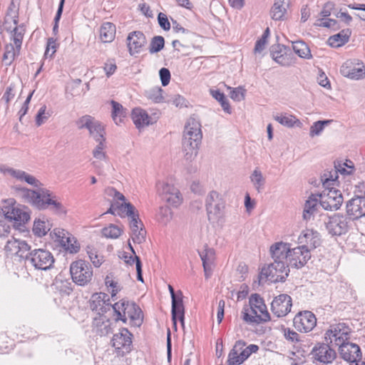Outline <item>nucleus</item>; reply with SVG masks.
Returning <instances> with one entry per match:
<instances>
[{
  "label": "nucleus",
  "instance_id": "17",
  "mask_svg": "<svg viewBox=\"0 0 365 365\" xmlns=\"http://www.w3.org/2000/svg\"><path fill=\"white\" fill-rule=\"evenodd\" d=\"M293 324L296 329L301 332L312 331L317 324L315 315L309 311H304L298 313L293 319Z\"/></svg>",
  "mask_w": 365,
  "mask_h": 365
},
{
  "label": "nucleus",
  "instance_id": "35",
  "mask_svg": "<svg viewBox=\"0 0 365 365\" xmlns=\"http://www.w3.org/2000/svg\"><path fill=\"white\" fill-rule=\"evenodd\" d=\"M318 200L313 196L309 197L304 203L303 219L306 221L313 219L318 212Z\"/></svg>",
  "mask_w": 365,
  "mask_h": 365
},
{
  "label": "nucleus",
  "instance_id": "40",
  "mask_svg": "<svg viewBox=\"0 0 365 365\" xmlns=\"http://www.w3.org/2000/svg\"><path fill=\"white\" fill-rule=\"evenodd\" d=\"M25 31L24 24H19L11 31L12 39L17 50V55L20 53Z\"/></svg>",
  "mask_w": 365,
  "mask_h": 365
},
{
  "label": "nucleus",
  "instance_id": "64",
  "mask_svg": "<svg viewBox=\"0 0 365 365\" xmlns=\"http://www.w3.org/2000/svg\"><path fill=\"white\" fill-rule=\"evenodd\" d=\"M18 23V13L15 7H10L6 16L5 23Z\"/></svg>",
  "mask_w": 365,
  "mask_h": 365
},
{
  "label": "nucleus",
  "instance_id": "61",
  "mask_svg": "<svg viewBox=\"0 0 365 365\" xmlns=\"http://www.w3.org/2000/svg\"><path fill=\"white\" fill-rule=\"evenodd\" d=\"M98 144L96 145L93 151V157L98 160H103L106 158V153L103 152L105 148V140L98 141Z\"/></svg>",
  "mask_w": 365,
  "mask_h": 365
},
{
  "label": "nucleus",
  "instance_id": "59",
  "mask_svg": "<svg viewBox=\"0 0 365 365\" xmlns=\"http://www.w3.org/2000/svg\"><path fill=\"white\" fill-rule=\"evenodd\" d=\"M49 117V114L46 113V106H41L36 116V124L38 126L41 125Z\"/></svg>",
  "mask_w": 365,
  "mask_h": 365
},
{
  "label": "nucleus",
  "instance_id": "21",
  "mask_svg": "<svg viewBox=\"0 0 365 365\" xmlns=\"http://www.w3.org/2000/svg\"><path fill=\"white\" fill-rule=\"evenodd\" d=\"M341 74L351 80H360L365 78V66L346 61L340 68Z\"/></svg>",
  "mask_w": 365,
  "mask_h": 365
},
{
  "label": "nucleus",
  "instance_id": "38",
  "mask_svg": "<svg viewBox=\"0 0 365 365\" xmlns=\"http://www.w3.org/2000/svg\"><path fill=\"white\" fill-rule=\"evenodd\" d=\"M292 49L300 58L305 59L312 58L309 47L303 41H294L292 43Z\"/></svg>",
  "mask_w": 365,
  "mask_h": 365
},
{
  "label": "nucleus",
  "instance_id": "63",
  "mask_svg": "<svg viewBox=\"0 0 365 365\" xmlns=\"http://www.w3.org/2000/svg\"><path fill=\"white\" fill-rule=\"evenodd\" d=\"M159 75L162 85L166 86L168 85L170 81V72L166 68H162L159 71Z\"/></svg>",
  "mask_w": 365,
  "mask_h": 365
},
{
  "label": "nucleus",
  "instance_id": "56",
  "mask_svg": "<svg viewBox=\"0 0 365 365\" xmlns=\"http://www.w3.org/2000/svg\"><path fill=\"white\" fill-rule=\"evenodd\" d=\"M131 237L134 243L141 244L145 240L146 231L145 229L131 230Z\"/></svg>",
  "mask_w": 365,
  "mask_h": 365
},
{
  "label": "nucleus",
  "instance_id": "4",
  "mask_svg": "<svg viewBox=\"0 0 365 365\" xmlns=\"http://www.w3.org/2000/svg\"><path fill=\"white\" fill-rule=\"evenodd\" d=\"M325 227L331 236H341L349 231V224L351 220L346 215L335 213L331 216L325 214H320Z\"/></svg>",
  "mask_w": 365,
  "mask_h": 365
},
{
  "label": "nucleus",
  "instance_id": "46",
  "mask_svg": "<svg viewBox=\"0 0 365 365\" xmlns=\"http://www.w3.org/2000/svg\"><path fill=\"white\" fill-rule=\"evenodd\" d=\"M101 232L106 238L116 239L120 236L122 230L115 225L110 224L108 227L103 228Z\"/></svg>",
  "mask_w": 365,
  "mask_h": 365
},
{
  "label": "nucleus",
  "instance_id": "31",
  "mask_svg": "<svg viewBox=\"0 0 365 365\" xmlns=\"http://www.w3.org/2000/svg\"><path fill=\"white\" fill-rule=\"evenodd\" d=\"M290 0H275L271 10V16L274 21L287 20V9Z\"/></svg>",
  "mask_w": 365,
  "mask_h": 365
},
{
  "label": "nucleus",
  "instance_id": "12",
  "mask_svg": "<svg viewBox=\"0 0 365 365\" xmlns=\"http://www.w3.org/2000/svg\"><path fill=\"white\" fill-rule=\"evenodd\" d=\"M79 129L86 128L89 131L90 135L96 141L106 140L105 129L103 125L91 115H84L76 122Z\"/></svg>",
  "mask_w": 365,
  "mask_h": 365
},
{
  "label": "nucleus",
  "instance_id": "20",
  "mask_svg": "<svg viewBox=\"0 0 365 365\" xmlns=\"http://www.w3.org/2000/svg\"><path fill=\"white\" fill-rule=\"evenodd\" d=\"M314 359L324 364H331L336 357L335 350L331 349L328 344H317L312 351Z\"/></svg>",
  "mask_w": 365,
  "mask_h": 365
},
{
  "label": "nucleus",
  "instance_id": "30",
  "mask_svg": "<svg viewBox=\"0 0 365 365\" xmlns=\"http://www.w3.org/2000/svg\"><path fill=\"white\" fill-rule=\"evenodd\" d=\"M270 53L272 59L282 66H289L294 63L292 53L287 52L286 47H282L280 45L272 46Z\"/></svg>",
  "mask_w": 365,
  "mask_h": 365
},
{
  "label": "nucleus",
  "instance_id": "28",
  "mask_svg": "<svg viewBox=\"0 0 365 365\" xmlns=\"http://www.w3.org/2000/svg\"><path fill=\"white\" fill-rule=\"evenodd\" d=\"M127 41L129 53L133 56L141 51L142 48L146 43V38L142 32L133 31L129 34Z\"/></svg>",
  "mask_w": 365,
  "mask_h": 365
},
{
  "label": "nucleus",
  "instance_id": "33",
  "mask_svg": "<svg viewBox=\"0 0 365 365\" xmlns=\"http://www.w3.org/2000/svg\"><path fill=\"white\" fill-rule=\"evenodd\" d=\"M132 119L137 128L140 129L150 125V117L147 112L140 108H135L132 111Z\"/></svg>",
  "mask_w": 365,
  "mask_h": 365
},
{
  "label": "nucleus",
  "instance_id": "13",
  "mask_svg": "<svg viewBox=\"0 0 365 365\" xmlns=\"http://www.w3.org/2000/svg\"><path fill=\"white\" fill-rule=\"evenodd\" d=\"M320 197L319 205L325 210H338L344 201L342 193L335 188L325 189Z\"/></svg>",
  "mask_w": 365,
  "mask_h": 365
},
{
  "label": "nucleus",
  "instance_id": "26",
  "mask_svg": "<svg viewBox=\"0 0 365 365\" xmlns=\"http://www.w3.org/2000/svg\"><path fill=\"white\" fill-rule=\"evenodd\" d=\"M3 211L6 218L14 221L16 226H21L30 220L29 213L18 207H5Z\"/></svg>",
  "mask_w": 365,
  "mask_h": 365
},
{
  "label": "nucleus",
  "instance_id": "1",
  "mask_svg": "<svg viewBox=\"0 0 365 365\" xmlns=\"http://www.w3.org/2000/svg\"><path fill=\"white\" fill-rule=\"evenodd\" d=\"M23 197L25 200L39 210L48 209L57 215H65L66 210L57 200L56 195L48 190L42 189L35 191L30 189L23 190Z\"/></svg>",
  "mask_w": 365,
  "mask_h": 365
},
{
  "label": "nucleus",
  "instance_id": "52",
  "mask_svg": "<svg viewBox=\"0 0 365 365\" xmlns=\"http://www.w3.org/2000/svg\"><path fill=\"white\" fill-rule=\"evenodd\" d=\"M165 45V40L163 36H157L153 38L149 48L150 53H154L161 51Z\"/></svg>",
  "mask_w": 365,
  "mask_h": 365
},
{
  "label": "nucleus",
  "instance_id": "24",
  "mask_svg": "<svg viewBox=\"0 0 365 365\" xmlns=\"http://www.w3.org/2000/svg\"><path fill=\"white\" fill-rule=\"evenodd\" d=\"M290 250L289 243L279 242L272 245L270 247V252L274 262L285 264L288 267Z\"/></svg>",
  "mask_w": 365,
  "mask_h": 365
},
{
  "label": "nucleus",
  "instance_id": "18",
  "mask_svg": "<svg viewBox=\"0 0 365 365\" xmlns=\"http://www.w3.org/2000/svg\"><path fill=\"white\" fill-rule=\"evenodd\" d=\"M292 298L287 294H281L274 297L271 304V311L277 317H285L291 312Z\"/></svg>",
  "mask_w": 365,
  "mask_h": 365
},
{
  "label": "nucleus",
  "instance_id": "8",
  "mask_svg": "<svg viewBox=\"0 0 365 365\" xmlns=\"http://www.w3.org/2000/svg\"><path fill=\"white\" fill-rule=\"evenodd\" d=\"M70 272L73 282L80 286L87 284L93 277L91 266L88 262L82 259L71 263Z\"/></svg>",
  "mask_w": 365,
  "mask_h": 365
},
{
  "label": "nucleus",
  "instance_id": "62",
  "mask_svg": "<svg viewBox=\"0 0 365 365\" xmlns=\"http://www.w3.org/2000/svg\"><path fill=\"white\" fill-rule=\"evenodd\" d=\"M87 252L93 265L96 267H99L103 261V256L98 255L97 252L93 250H88Z\"/></svg>",
  "mask_w": 365,
  "mask_h": 365
},
{
  "label": "nucleus",
  "instance_id": "37",
  "mask_svg": "<svg viewBox=\"0 0 365 365\" xmlns=\"http://www.w3.org/2000/svg\"><path fill=\"white\" fill-rule=\"evenodd\" d=\"M246 345L242 340L237 341L228 354L227 365H239L242 364L240 357V351Z\"/></svg>",
  "mask_w": 365,
  "mask_h": 365
},
{
  "label": "nucleus",
  "instance_id": "58",
  "mask_svg": "<svg viewBox=\"0 0 365 365\" xmlns=\"http://www.w3.org/2000/svg\"><path fill=\"white\" fill-rule=\"evenodd\" d=\"M130 219V230H136L143 228V224L139 219L138 212L128 217Z\"/></svg>",
  "mask_w": 365,
  "mask_h": 365
},
{
  "label": "nucleus",
  "instance_id": "44",
  "mask_svg": "<svg viewBox=\"0 0 365 365\" xmlns=\"http://www.w3.org/2000/svg\"><path fill=\"white\" fill-rule=\"evenodd\" d=\"M111 105L112 118L115 124L118 125L123 121V118L125 116L126 110L123 108L121 104L115 101H111Z\"/></svg>",
  "mask_w": 365,
  "mask_h": 365
},
{
  "label": "nucleus",
  "instance_id": "2",
  "mask_svg": "<svg viewBox=\"0 0 365 365\" xmlns=\"http://www.w3.org/2000/svg\"><path fill=\"white\" fill-rule=\"evenodd\" d=\"M202 138V133L200 121L195 118H190L185 125L182 142L186 160L191 161L197 156Z\"/></svg>",
  "mask_w": 365,
  "mask_h": 365
},
{
  "label": "nucleus",
  "instance_id": "3",
  "mask_svg": "<svg viewBox=\"0 0 365 365\" xmlns=\"http://www.w3.org/2000/svg\"><path fill=\"white\" fill-rule=\"evenodd\" d=\"M250 306L257 309L259 312V316L250 315L248 312V308H244L242 312V319L249 324H259L262 322H269L270 319L269 313L267 309L263 299L258 294L251 295L249 300Z\"/></svg>",
  "mask_w": 365,
  "mask_h": 365
},
{
  "label": "nucleus",
  "instance_id": "39",
  "mask_svg": "<svg viewBox=\"0 0 365 365\" xmlns=\"http://www.w3.org/2000/svg\"><path fill=\"white\" fill-rule=\"evenodd\" d=\"M250 179L254 187L257 190L258 192H260L262 190H264L266 179L258 168H256L253 170L250 176Z\"/></svg>",
  "mask_w": 365,
  "mask_h": 365
},
{
  "label": "nucleus",
  "instance_id": "6",
  "mask_svg": "<svg viewBox=\"0 0 365 365\" xmlns=\"http://www.w3.org/2000/svg\"><path fill=\"white\" fill-rule=\"evenodd\" d=\"M289 269L285 264H279L278 262H273L267 266L262 268L259 274V283L265 281H270L271 282H284L289 275Z\"/></svg>",
  "mask_w": 365,
  "mask_h": 365
},
{
  "label": "nucleus",
  "instance_id": "29",
  "mask_svg": "<svg viewBox=\"0 0 365 365\" xmlns=\"http://www.w3.org/2000/svg\"><path fill=\"white\" fill-rule=\"evenodd\" d=\"M171 314L174 327H176L177 326V319H179L181 325L184 327L185 308L182 302V294L180 291H179V297L172 299Z\"/></svg>",
  "mask_w": 365,
  "mask_h": 365
},
{
  "label": "nucleus",
  "instance_id": "11",
  "mask_svg": "<svg viewBox=\"0 0 365 365\" xmlns=\"http://www.w3.org/2000/svg\"><path fill=\"white\" fill-rule=\"evenodd\" d=\"M157 192L162 200L166 201L173 207L179 206L182 197L179 190L173 185L165 181H159L156 184Z\"/></svg>",
  "mask_w": 365,
  "mask_h": 365
},
{
  "label": "nucleus",
  "instance_id": "57",
  "mask_svg": "<svg viewBox=\"0 0 365 365\" xmlns=\"http://www.w3.org/2000/svg\"><path fill=\"white\" fill-rule=\"evenodd\" d=\"M56 40L52 37L48 38L47 45L44 53V56L46 58L48 56L51 58L56 53L57 48V44L56 43Z\"/></svg>",
  "mask_w": 365,
  "mask_h": 365
},
{
  "label": "nucleus",
  "instance_id": "53",
  "mask_svg": "<svg viewBox=\"0 0 365 365\" xmlns=\"http://www.w3.org/2000/svg\"><path fill=\"white\" fill-rule=\"evenodd\" d=\"M269 34H270L269 29L267 27L264 30L262 37L256 41L255 48H254V51L255 53H261L264 49V47L267 42V38L269 36Z\"/></svg>",
  "mask_w": 365,
  "mask_h": 365
},
{
  "label": "nucleus",
  "instance_id": "14",
  "mask_svg": "<svg viewBox=\"0 0 365 365\" xmlns=\"http://www.w3.org/2000/svg\"><path fill=\"white\" fill-rule=\"evenodd\" d=\"M31 249L26 241L12 237L6 242L4 250L7 257L16 256L26 262Z\"/></svg>",
  "mask_w": 365,
  "mask_h": 365
},
{
  "label": "nucleus",
  "instance_id": "32",
  "mask_svg": "<svg viewBox=\"0 0 365 365\" xmlns=\"http://www.w3.org/2000/svg\"><path fill=\"white\" fill-rule=\"evenodd\" d=\"M2 171L9 174L11 176L20 181H25L28 184L34 185V187H38L41 184L35 177L23 170L8 168L2 170Z\"/></svg>",
  "mask_w": 365,
  "mask_h": 365
},
{
  "label": "nucleus",
  "instance_id": "55",
  "mask_svg": "<svg viewBox=\"0 0 365 365\" xmlns=\"http://www.w3.org/2000/svg\"><path fill=\"white\" fill-rule=\"evenodd\" d=\"M350 164H352L351 161H349ZM335 174L336 173H339L342 175H349L352 173L354 170L353 165H349L347 163H344V164L338 163L335 164Z\"/></svg>",
  "mask_w": 365,
  "mask_h": 365
},
{
  "label": "nucleus",
  "instance_id": "60",
  "mask_svg": "<svg viewBox=\"0 0 365 365\" xmlns=\"http://www.w3.org/2000/svg\"><path fill=\"white\" fill-rule=\"evenodd\" d=\"M284 336L291 343H297L300 341L299 334L289 328L284 329Z\"/></svg>",
  "mask_w": 365,
  "mask_h": 365
},
{
  "label": "nucleus",
  "instance_id": "9",
  "mask_svg": "<svg viewBox=\"0 0 365 365\" xmlns=\"http://www.w3.org/2000/svg\"><path fill=\"white\" fill-rule=\"evenodd\" d=\"M113 309L118 316L117 320L126 322L127 319L131 320H139L141 316V311L139 307L134 302L122 299L112 306Z\"/></svg>",
  "mask_w": 365,
  "mask_h": 365
},
{
  "label": "nucleus",
  "instance_id": "48",
  "mask_svg": "<svg viewBox=\"0 0 365 365\" xmlns=\"http://www.w3.org/2000/svg\"><path fill=\"white\" fill-rule=\"evenodd\" d=\"M331 122V120H324L314 122L310 127L309 135L311 137L319 135L324 130V127L329 125Z\"/></svg>",
  "mask_w": 365,
  "mask_h": 365
},
{
  "label": "nucleus",
  "instance_id": "43",
  "mask_svg": "<svg viewBox=\"0 0 365 365\" xmlns=\"http://www.w3.org/2000/svg\"><path fill=\"white\" fill-rule=\"evenodd\" d=\"M117 215L121 217H130L138 212L135 207L130 202H116Z\"/></svg>",
  "mask_w": 365,
  "mask_h": 365
},
{
  "label": "nucleus",
  "instance_id": "15",
  "mask_svg": "<svg viewBox=\"0 0 365 365\" xmlns=\"http://www.w3.org/2000/svg\"><path fill=\"white\" fill-rule=\"evenodd\" d=\"M52 239L60 244V245L70 253H76L80 250V245L76 240L67 231L63 229L56 228L51 232Z\"/></svg>",
  "mask_w": 365,
  "mask_h": 365
},
{
  "label": "nucleus",
  "instance_id": "10",
  "mask_svg": "<svg viewBox=\"0 0 365 365\" xmlns=\"http://www.w3.org/2000/svg\"><path fill=\"white\" fill-rule=\"evenodd\" d=\"M351 329L344 322L331 324L325 333V339L339 346L350 339Z\"/></svg>",
  "mask_w": 365,
  "mask_h": 365
},
{
  "label": "nucleus",
  "instance_id": "41",
  "mask_svg": "<svg viewBox=\"0 0 365 365\" xmlns=\"http://www.w3.org/2000/svg\"><path fill=\"white\" fill-rule=\"evenodd\" d=\"M115 24H102L100 29V38L104 43L111 42L115 36Z\"/></svg>",
  "mask_w": 365,
  "mask_h": 365
},
{
  "label": "nucleus",
  "instance_id": "19",
  "mask_svg": "<svg viewBox=\"0 0 365 365\" xmlns=\"http://www.w3.org/2000/svg\"><path fill=\"white\" fill-rule=\"evenodd\" d=\"M311 258V253L307 248L298 246L290 250L288 267L296 269L303 267Z\"/></svg>",
  "mask_w": 365,
  "mask_h": 365
},
{
  "label": "nucleus",
  "instance_id": "7",
  "mask_svg": "<svg viewBox=\"0 0 365 365\" xmlns=\"http://www.w3.org/2000/svg\"><path fill=\"white\" fill-rule=\"evenodd\" d=\"M205 207L210 222H217L223 217L225 202L217 191L209 192L206 197Z\"/></svg>",
  "mask_w": 365,
  "mask_h": 365
},
{
  "label": "nucleus",
  "instance_id": "36",
  "mask_svg": "<svg viewBox=\"0 0 365 365\" xmlns=\"http://www.w3.org/2000/svg\"><path fill=\"white\" fill-rule=\"evenodd\" d=\"M351 34L350 29H343L338 34L331 36L328 38V43L334 48L341 46L348 42Z\"/></svg>",
  "mask_w": 365,
  "mask_h": 365
},
{
  "label": "nucleus",
  "instance_id": "16",
  "mask_svg": "<svg viewBox=\"0 0 365 365\" xmlns=\"http://www.w3.org/2000/svg\"><path fill=\"white\" fill-rule=\"evenodd\" d=\"M346 214L352 221L365 217V196L355 195L346 202Z\"/></svg>",
  "mask_w": 365,
  "mask_h": 365
},
{
  "label": "nucleus",
  "instance_id": "47",
  "mask_svg": "<svg viewBox=\"0 0 365 365\" xmlns=\"http://www.w3.org/2000/svg\"><path fill=\"white\" fill-rule=\"evenodd\" d=\"M172 211L168 206L160 207L157 214L158 221L163 224L167 225L172 219Z\"/></svg>",
  "mask_w": 365,
  "mask_h": 365
},
{
  "label": "nucleus",
  "instance_id": "51",
  "mask_svg": "<svg viewBox=\"0 0 365 365\" xmlns=\"http://www.w3.org/2000/svg\"><path fill=\"white\" fill-rule=\"evenodd\" d=\"M4 50L3 60L6 61V64L10 65L15 59V57L18 56L16 48H14L11 43H9L6 45Z\"/></svg>",
  "mask_w": 365,
  "mask_h": 365
},
{
  "label": "nucleus",
  "instance_id": "34",
  "mask_svg": "<svg viewBox=\"0 0 365 365\" xmlns=\"http://www.w3.org/2000/svg\"><path fill=\"white\" fill-rule=\"evenodd\" d=\"M113 323L109 319H105L102 316L96 317L93 322V326L97 334L106 336L113 331Z\"/></svg>",
  "mask_w": 365,
  "mask_h": 365
},
{
  "label": "nucleus",
  "instance_id": "25",
  "mask_svg": "<svg viewBox=\"0 0 365 365\" xmlns=\"http://www.w3.org/2000/svg\"><path fill=\"white\" fill-rule=\"evenodd\" d=\"M132 334L126 328L120 329V332L113 335L112 339V346L117 350L122 349L123 353H128L131 350Z\"/></svg>",
  "mask_w": 365,
  "mask_h": 365
},
{
  "label": "nucleus",
  "instance_id": "23",
  "mask_svg": "<svg viewBox=\"0 0 365 365\" xmlns=\"http://www.w3.org/2000/svg\"><path fill=\"white\" fill-rule=\"evenodd\" d=\"M298 242L300 247L307 248L311 253L321 245L320 234L313 230H306L299 236Z\"/></svg>",
  "mask_w": 365,
  "mask_h": 365
},
{
  "label": "nucleus",
  "instance_id": "54",
  "mask_svg": "<svg viewBox=\"0 0 365 365\" xmlns=\"http://www.w3.org/2000/svg\"><path fill=\"white\" fill-rule=\"evenodd\" d=\"M16 95V85L14 83H11L9 86L6 87V91L1 98V101H4L6 103V108L9 107V103L10 101H11Z\"/></svg>",
  "mask_w": 365,
  "mask_h": 365
},
{
  "label": "nucleus",
  "instance_id": "45",
  "mask_svg": "<svg viewBox=\"0 0 365 365\" xmlns=\"http://www.w3.org/2000/svg\"><path fill=\"white\" fill-rule=\"evenodd\" d=\"M337 173H338L335 174V169L333 171L324 172L323 175L321 177V181L324 189L333 188L331 186L335 184L338 178Z\"/></svg>",
  "mask_w": 365,
  "mask_h": 365
},
{
  "label": "nucleus",
  "instance_id": "50",
  "mask_svg": "<svg viewBox=\"0 0 365 365\" xmlns=\"http://www.w3.org/2000/svg\"><path fill=\"white\" fill-rule=\"evenodd\" d=\"M50 230L47 223L41 220H36L34 223L33 232L38 237H42L46 235Z\"/></svg>",
  "mask_w": 365,
  "mask_h": 365
},
{
  "label": "nucleus",
  "instance_id": "5",
  "mask_svg": "<svg viewBox=\"0 0 365 365\" xmlns=\"http://www.w3.org/2000/svg\"><path fill=\"white\" fill-rule=\"evenodd\" d=\"M55 262L53 254L48 250L38 248L30 250L26 263L37 270L51 269Z\"/></svg>",
  "mask_w": 365,
  "mask_h": 365
},
{
  "label": "nucleus",
  "instance_id": "27",
  "mask_svg": "<svg viewBox=\"0 0 365 365\" xmlns=\"http://www.w3.org/2000/svg\"><path fill=\"white\" fill-rule=\"evenodd\" d=\"M200 259L202 262V267L206 279L210 277L212 273L215 260V252L214 249L205 246V249L198 252Z\"/></svg>",
  "mask_w": 365,
  "mask_h": 365
},
{
  "label": "nucleus",
  "instance_id": "49",
  "mask_svg": "<svg viewBox=\"0 0 365 365\" xmlns=\"http://www.w3.org/2000/svg\"><path fill=\"white\" fill-rule=\"evenodd\" d=\"M163 90L160 87H154L145 91V95L147 98L151 100L154 103H160L163 101L162 95Z\"/></svg>",
  "mask_w": 365,
  "mask_h": 365
},
{
  "label": "nucleus",
  "instance_id": "42",
  "mask_svg": "<svg viewBox=\"0 0 365 365\" xmlns=\"http://www.w3.org/2000/svg\"><path fill=\"white\" fill-rule=\"evenodd\" d=\"M276 121L287 128H292L300 124V121L295 116L287 113L276 115L274 116Z\"/></svg>",
  "mask_w": 365,
  "mask_h": 365
},
{
  "label": "nucleus",
  "instance_id": "22",
  "mask_svg": "<svg viewBox=\"0 0 365 365\" xmlns=\"http://www.w3.org/2000/svg\"><path fill=\"white\" fill-rule=\"evenodd\" d=\"M339 352L341 357L351 364L359 365L357 359H361V351L359 345L351 343L349 341L339 346Z\"/></svg>",
  "mask_w": 365,
  "mask_h": 365
}]
</instances>
